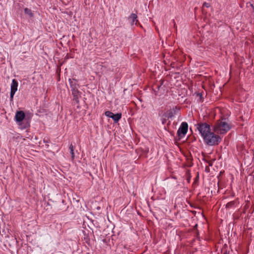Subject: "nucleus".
Returning <instances> with one entry per match:
<instances>
[{"label":"nucleus","mask_w":254,"mask_h":254,"mask_svg":"<svg viewBox=\"0 0 254 254\" xmlns=\"http://www.w3.org/2000/svg\"><path fill=\"white\" fill-rule=\"evenodd\" d=\"M203 139L206 144L210 146L218 145L222 140L219 135L211 131L204 136Z\"/></svg>","instance_id":"f257e3e1"},{"label":"nucleus","mask_w":254,"mask_h":254,"mask_svg":"<svg viewBox=\"0 0 254 254\" xmlns=\"http://www.w3.org/2000/svg\"><path fill=\"white\" fill-rule=\"evenodd\" d=\"M231 128L230 125L224 121L218 122L214 126V130L217 133L225 134Z\"/></svg>","instance_id":"f03ea898"},{"label":"nucleus","mask_w":254,"mask_h":254,"mask_svg":"<svg viewBox=\"0 0 254 254\" xmlns=\"http://www.w3.org/2000/svg\"><path fill=\"white\" fill-rule=\"evenodd\" d=\"M197 129L203 138L211 131L210 126L206 123L197 124Z\"/></svg>","instance_id":"7ed1b4c3"},{"label":"nucleus","mask_w":254,"mask_h":254,"mask_svg":"<svg viewBox=\"0 0 254 254\" xmlns=\"http://www.w3.org/2000/svg\"><path fill=\"white\" fill-rule=\"evenodd\" d=\"M188 129V125L186 122H183L177 131V134L180 138L184 137Z\"/></svg>","instance_id":"20e7f679"},{"label":"nucleus","mask_w":254,"mask_h":254,"mask_svg":"<svg viewBox=\"0 0 254 254\" xmlns=\"http://www.w3.org/2000/svg\"><path fill=\"white\" fill-rule=\"evenodd\" d=\"M18 84V82L15 79H12L10 86V99L11 101H13L14 95L17 90Z\"/></svg>","instance_id":"39448f33"},{"label":"nucleus","mask_w":254,"mask_h":254,"mask_svg":"<svg viewBox=\"0 0 254 254\" xmlns=\"http://www.w3.org/2000/svg\"><path fill=\"white\" fill-rule=\"evenodd\" d=\"M68 81L70 84V87L72 93L80 92L78 90L80 86L78 83L77 80L75 79H69Z\"/></svg>","instance_id":"423d86ee"},{"label":"nucleus","mask_w":254,"mask_h":254,"mask_svg":"<svg viewBox=\"0 0 254 254\" xmlns=\"http://www.w3.org/2000/svg\"><path fill=\"white\" fill-rule=\"evenodd\" d=\"M25 113L22 111H17L15 116V119L17 122H20L24 119Z\"/></svg>","instance_id":"0eeeda50"},{"label":"nucleus","mask_w":254,"mask_h":254,"mask_svg":"<svg viewBox=\"0 0 254 254\" xmlns=\"http://www.w3.org/2000/svg\"><path fill=\"white\" fill-rule=\"evenodd\" d=\"M137 18V15L135 13H131L130 15L128 17V19L131 25H133L134 24L136 25L137 22H138Z\"/></svg>","instance_id":"6e6552de"},{"label":"nucleus","mask_w":254,"mask_h":254,"mask_svg":"<svg viewBox=\"0 0 254 254\" xmlns=\"http://www.w3.org/2000/svg\"><path fill=\"white\" fill-rule=\"evenodd\" d=\"M81 92H73V93H72V95H73V100L74 101H75V102L76 103V104H78L79 103V97H80V94H81Z\"/></svg>","instance_id":"1a4fd4ad"},{"label":"nucleus","mask_w":254,"mask_h":254,"mask_svg":"<svg viewBox=\"0 0 254 254\" xmlns=\"http://www.w3.org/2000/svg\"><path fill=\"white\" fill-rule=\"evenodd\" d=\"M237 201L236 200L231 201L230 202H228L226 205V207L227 208H234L237 206Z\"/></svg>","instance_id":"9d476101"},{"label":"nucleus","mask_w":254,"mask_h":254,"mask_svg":"<svg viewBox=\"0 0 254 254\" xmlns=\"http://www.w3.org/2000/svg\"><path fill=\"white\" fill-rule=\"evenodd\" d=\"M122 117V114L121 113H117L116 114H114L113 116V118H112L115 123H117Z\"/></svg>","instance_id":"9b49d317"},{"label":"nucleus","mask_w":254,"mask_h":254,"mask_svg":"<svg viewBox=\"0 0 254 254\" xmlns=\"http://www.w3.org/2000/svg\"><path fill=\"white\" fill-rule=\"evenodd\" d=\"M174 116V113L172 111H169L164 113V117L167 118L168 119L172 118Z\"/></svg>","instance_id":"f8f14e48"},{"label":"nucleus","mask_w":254,"mask_h":254,"mask_svg":"<svg viewBox=\"0 0 254 254\" xmlns=\"http://www.w3.org/2000/svg\"><path fill=\"white\" fill-rule=\"evenodd\" d=\"M70 153L71 155L72 159L73 160L74 158V147L72 144L69 145Z\"/></svg>","instance_id":"ddd939ff"},{"label":"nucleus","mask_w":254,"mask_h":254,"mask_svg":"<svg viewBox=\"0 0 254 254\" xmlns=\"http://www.w3.org/2000/svg\"><path fill=\"white\" fill-rule=\"evenodd\" d=\"M24 13L28 15L30 17H32L33 16V13L32 12L31 10L28 8H25L24 9Z\"/></svg>","instance_id":"4468645a"},{"label":"nucleus","mask_w":254,"mask_h":254,"mask_svg":"<svg viewBox=\"0 0 254 254\" xmlns=\"http://www.w3.org/2000/svg\"><path fill=\"white\" fill-rule=\"evenodd\" d=\"M105 115L109 118H112L113 116L114 115V113H113L112 112L108 111L105 112Z\"/></svg>","instance_id":"2eb2a0df"},{"label":"nucleus","mask_w":254,"mask_h":254,"mask_svg":"<svg viewBox=\"0 0 254 254\" xmlns=\"http://www.w3.org/2000/svg\"><path fill=\"white\" fill-rule=\"evenodd\" d=\"M161 120L162 124L164 125L165 124H166L167 120L168 119H167V118H166L165 117H164V114L162 115Z\"/></svg>","instance_id":"dca6fc26"},{"label":"nucleus","mask_w":254,"mask_h":254,"mask_svg":"<svg viewBox=\"0 0 254 254\" xmlns=\"http://www.w3.org/2000/svg\"><path fill=\"white\" fill-rule=\"evenodd\" d=\"M203 6H205L206 7H209L210 6V4L207 2H204L203 4Z\"/></svg>","instance_id":"f3484780"},{"label":"nucleus","mask_w":254,"mask_h":254,"mask_svg":"<svg viewBox=\"0 0 254 254\" xmlns=\"http://www.w3.org/2000/svg\"><path fill=\"white\" fill-rule=\"evenodd\" d=\"M197 95V96H198L199 97L200 100L201 101L202 100V94L199 93Z\"/></svg>","instance_id":"a211bd4d"}]
</instances>
